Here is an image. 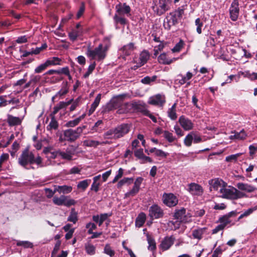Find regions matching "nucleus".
I'll return each mask as SVG.
<instances>
[{"label":"nucleus","mask_w":257,"mask_h":257,"mask_svg":"<svg viewBox=\"0 0 257 257\" xmlns=\"http://www.w3.org/2000/svg\"><path fill=\"white\" fill-rule=\"evenodd\" d=\"M166 102V98L165 95L163 94H157L150 97L148 100V103L154 105L162 106Z\"/></svg>","instance_id":"12"},{"label":"nucleus","mask_w":257,"mask_h":257,"mask_svg":"<svg viewBox=\"0 0 257 257\" xmlns=\"http://www.w3.org/2000/svg\"><path fill=\"white\" fill-rule=\"evenodd\" d=\"M104 253L112 257L114 255L115 251L113 250L109 244H105L104 248Z\"/></svg>","instance_id":"52"},{"label":"nucleus","mask_w":257,"mask_h":257,"mask_svg":"<svg viewBox=\"0 0 257 257\" xmlns=\"http://www.w3.org/2000/svg\"><path fill=\"white\" fill-rule=\"evenodd\" d=\"M163 201L165 205L171 207L178 204V199L173 193H164L163 196Z\"/></svg>","instance_id":"11"},{"label":"nucleus","mask_w":257,"mask_h":257,"mask_svg":"<svg viewBox=\"0 0 257 257\" xmlns=\"http://www.w3.org/2000/svg\"><path fill=\"white\" fill-rule=\"evenodd\" d=\"M86 228L88 229V233L91 234L93 233V230L96 229V225L92 222H89L86 224Z\"/></svg>","instance_id":"63"},{"label":"nucleus","mask_w":257,"mask_h":257,"mask_svg":"<svg viewBox=\"0 0 257 257\" xmlns=\"http://www.w3.org/2000/svg\"><path fill=\"white\" fill-rule=\"evenodd\" d=\"M90 182V179L84 180L78 182V183L77 185V187L78 189H80L83 191H84L88 187Z\"/></svg>","instance_id":"46"},{"label":"nucleus","mask_w":257,"mask_h":257,"mask_svg":"<svg viewBox=\"0 0 257 257\" xmlns=\"http://www.w3.org/2000/svg\"><path fill=\"white\" fill-rule=\"evenodd\" d=\"M107 143H108L107 141L100 142L92 140H86L83 142V146L89 147H96L98 145L106 144Z\"/></svg>","instance_id":"27"},{"label":"nucleus","mask_w":257,"mask_h":257,"mask_svg":"<svg viewBox=\"0 0 257 257\" xmlns=\"http://www.w3.org/2000/svg\"><path fill=\"white\" fill-rule=\"evenodd\" d=\"M101 178V175H98L96 176H95L93 178V183L91 185L90 189L92 191H94L95 192H97L98 191L99 189V186L101 185V183L100 182L99 180Z\"/></svg>","instance_id":"29"},{"label":"nucleus","mask_w":257,"mask_h":257,"mask_svg":"<svg viewBox=\"0 0 257 257\" xmlns=\"http://www.w3.org/2000/svg\"><path fill=\"white\" fill-rule=\"evenodd\" d=\"M73 155V153L70 150L67 149L65 151L58 150L51 153L49 157L52 158L53 159H55L60 157L62 159L70 161L72 160Z\"/></svg>","instance_id":"8"},{"label":"nucleus","mask_w":257,"mask_h":257,"mask_svg":"<svg viewBox=\"0 0 257 257\" xmlns=\"http://www.w3.org/2000/svg\"><path fill=\"white\" fill-rule=\"evenodd\" d=\"M113 19L116 24L120 23L122 25H124L126 22V20L124 18L118 15L117 14H115L114 16Z\"/></svg>","instance_id":"54"},{"label":"nucleus","mask_w":257,"mask_h":257,"mask_svg":"<svg viewBox=\"0 0 257 257\" xmlns=\"http://www.w3.org/2000/svg\"><path fill=\"white\" fill-rule=\"evenodd\" d=\"M176 103H174L168 110V116L172 120H175L177 117L176 110Z\"/></svg>","instance_id":"43"},{"label":"nucleus","mask_w":257,"mask_h":257,"mask_svg":"<svg viewBox=\"0 0 257 257\" xmlns=\"http://www.w3.org/2000/svg\"><path fill=\"white\" fill-rule=\"evenodd\" d=\"M226 185V183L221 179L215 178L212 179L211 182H210V191H216L219 193L220 189L222 188L224 186Z\"/></svg>","instance_id":"15"},{"label":"nucleus","mask_w":257,"mask_h":257,"mask_svg":"<svg viewBox=\"0 0 257 257\" xmlns=\"http://www.w3.org/2000/svg\"><path fill=\"white\" fill-rule=\"evenodd\" d=\"M152 9L154 13L161 16L170 9L168 0H154Z\"/></svg>","instance_id":"5"},{"label":"nucleus","mask_w":257,"mask_h":257,"mask_svg":"<svg viewBox=\"0 0 257 257\" xmlns=\"http://www.w3.org/2000/svg\"><path fill=\"white\" fill-rule=\"evenodd\" d=\"M220 197L223 198L227 199H237L238 198H243L245 196V194L236 188L231 187L224 186L222 188L220 189Z\"/></svg>","instance_id":"4"},{"label":"nucleus","mask_w":257,"mask_h":257,"mask_svg":"<svg viewBox=\"0 0 257 257\" xmlns=\"http://www.w3.org/2000/svg\"><path fill=\"white\" fill-rule=\"evenodd\" d=\"M86 126L83 125L78 127L76 130H73L69 129L66 130L64 133L65 139L68 141L73 142L77 139L80 134L82 133L83 130L85 129Z\"/></svg>","instance_id":"7"},{"label":"nucleus","mask_w":257,"mask_h":257,"mask_svg":"<svg viewBox=\"0 0 257 257\" xmlns=\"http://www.w3.org/2000/svg\"><path fill=\"white\" fill-rule=\"evenodd\" d=\"M50 148H45L43 150V153L46 155V157L48 159V160L45 162V164H43L44 166H49V165H54L56 164L55 161H52L51 160L53 159L52 158L49 157L50 156V153L53 152L51 151Z\"/></svg>","instance_id":"34"},{"label":"nucleus","mask_w":257,"mask_h":257,"mask_svg":"<svg viewBox=\"0 0 257 257\" xmlns=\"http://www.w3.org/2000/svg\"><path fill=\"white\" fill-rule=\"evenodd\" d=\"M242 154V153H237L227 156L225 158V161L228 162H236L238 158L240 157Z\"/></svg>","instance_id":"56"},{"label":"nucleus","mask_w":257,"mask_h":257,"mask_svg":"<svg viewBox=\"0 0 257 257\" xmlns=\"http://www.w3.org/2000/svg\"><path fill=\"white\" fill-rule=\"evenodd\" d=\"M101 99V94H98L94 102L92 103L91 107L89 110L88 115H90L96 109V107L98 106Z\"/></svg>","instance_id":"38"},{"label":"nucleus","mask_w":257,"mask_h":257,"mask_svg":"<svg viewBox=\"0 0 257 257\" xmlns=\"http://www.w3.org/2000/svg\"><path fill=\"white\" fill-rule=\"evenodd\" d=\"M110 215L111 214L108 213L101 214L100 215H93L92 217V219L95 222H98V219L101 220V221H102V222H104Z\"/></svg>","instance_id":"47"},{"label":"nucleus","mask_w":257,"mask_h":257,"mask_svg":"<svg viewBox=\"0 0 257 257\" xmlns=\"http://www.w3.org/2000/svg\"><path fill=\"white\" fill-rule=\"evenodd\" d=\"M236 187L238 189L247 192H252L255 190V188L253 186L243 183H238L236 185Z\"/></svg>","instance_id":"33"},{"label":"nucleus","mask_w":257,"mask_h":257,"mask_svg":"<svg viewBox=\"0 0 257 257\" xmlns=\"http://www.w3.org/2000/svg\"><path fill=\"white\" fill-rule=\"evenodd\" d=\"M246 137V134L243 130L241 131L239 133H236L233 135H231L229 137L230 139L232 140L234 139L238 140H244Z\"/></svg>","instance_id":"41"},{"label":"nucleus","mask_w":257,"mask_h":257,"mask_svg":"<svg viewBox=\"0 0 257 257\" xmlns=\"http://www.w3.org/2000/svg\"><path fill=\"white\" fill-rule=\"evenodd\" d=\"M82 33L81 30H73L69 33V37L72 41H75Z\"/></svg>","instance_id":"48"},{"label":"nucleus","mask_w":257,"mask_h":257,"mask_svg":"<svg viewBox=\"0 0 257 257\" xmlns=\"http://www.w3.org/2000/svg\"><path fill=\"white\" fill-rule=\"evenodd\" d=\"M17 246H22L24 248H32L33 243L29 241H17Z\"/></svg>","instance_id":"53"},{"label":"nucleus","mask_w":257,"mask_h":257,"mask_svg":"<svg viewBox=\"0 0 257 257\" xmlns=\"http://www.w3.org/2000/svg\"><path fill=\"white\" fill-rule=\"evenodd\" d=\"M116 139L123 137L129 132V126L126 124H121L113 129Z\"/></svg>","instance_id":"18"},{"label":"nucleus","mask_w":257,"mask_h":257,"mask_svg":"<svg viewBox=\"0 0 257 257\" xmlns=\"http://www.w3.org/2000/svg\"><path fill=\"white\" fill-rule=\"evenodd\" d=\"M116 14L119 16H126L129 17L131 16V9L130 7L126 3H119L115 6Z\"/></svg>","instance_id":"10"},{"label":"nucleus","mask_w":257,"mask_h":257,"mask_svg":"<svg viewBox=\"0 0 257 257\" xmlns=\"http://www.w3.org/2000/svg\"><path fill=\"white\" fill-rule=\"evenodd\" d=\"M67 107V104L65 103V101H60L56 106H54L53 111V114H56L59 110L61 109L66 108Z\"/></svg>","instance_id":"49"},{"label":"nucleus","mask_w":257,"mask_h":257,"mask_svg":"<svg viewBox=\"0 0 257 257\" xmlns=\"http://www.w3.org/2000/svg\"><path fill=\"white\" fill-rule=\"evenodd\" d=\"M147 240L149 244L148 249L151 251L155 250L156 249V244L155 240L151 237H148Z\"/></svg>","instance_id":"55"},{"label":"nucleus","mask_w":257,"mask_h":257,"mask_svg":"<svg viewBox=\"0 0 257 257\" xmlns=\"http://www.w3.org/2000/svg\"><path fill=\"white\" fill-rule=\"evenodd\" d=\"M171 16H173V20H174L175 22L177 24L178 21L180 20L183 14H184V10L182 9L179 8L178 10L170 13Z\"/></svg>","instance_id":"31"},{"label":"nucleus","mask_w":257,"mask_h":257,"mask_svg":"<svg viewBox=\"0 0 257 257\" xmlns=\"http://www.w3.org/2000/svg\"><path fill=\"white\" fill-rule=\"evenodd\" d=\"M178 60V58H173L170 59L168 58L167 55L165 53L161 54L158 57V61L160 63L166 65H169L173 62Z\"/></svg>","instance_id":"23"},{"label":"nucleus","mask_w":257,"mask_h":257,"mask_svg":"<svg viewBox=\"0 0 257 257\" xmlns=\"http://www.w3.org/2000/svg\"><path fill=\"white\" fill-rule=\"evenodd\" d=\"M178 121L185 131H188L193 128L194 123L193 122L184 115H181L179 117Z\"/></svg>","instance_id":"17"},{"label":"nucleus","mask_w":257,"mask_h":257,"mask_svg":"<svg viewBox=\"0 0 257 257\" xmlns=\"http://www.w3.org/2000/svg\"><path fill=\"white\" fill-rule=\"evenodd\" d=\"M126 94H123L113 97L107 104L108 110L118 109V113H123L127 112L128 103L123 102Z\"/></svg>","instance_id":"3"},{"label":"nucleus","mask_w":257,"mask_h":257,"mask_svg":"<svg viewBox=\"0 0 257 257\" xmlns=\"http://www.w3.org/2000/svg\"><path fill=\"white\" fill-rule=\"evenodd\" d=\"M187 190L193 196H201L203 192L202 187L200 185L195 183L188 184Z\"/></svg>","instance_id":"16"},{"label":"nucleus","mask_w":257,"mask_h":257,"mask_svg":"<svg viewBox=\"0 0 257 257\" xmlns=\"http://www.w3.org/2000/svg\"><path fill=\"white\" fill-rule=\"evenodd\" d=\"M143 181V178L138 177L136 179V180L134 182V185L132 189H131L128 192H127L124 194V198H130L131 197H134L136 195H137L139 193V192L140 190V187Z\"/></svg>","instance_id":"9"},{"label":"nucleus","mask_w":257,"mask_h":257,"mask_svg":"<svg viewBox=\"0 0 257 257\" xmlns=\"http://www.w3.org/2000/svg\"><path fill=\"white\" fill-rule=\"evenodd\" d=\"M157 78L156 76H153V77L146 76L141 80V82L145 84H149L151 82H153L156 80Z\"/></svg>","instance_id":"59"},{"label":"nucleus","mask_w":257,"mask_h":257,"mask_svg":"<svg viewBox=\"0 0 257 257\" xmlns=\"http://www.w3.org/2000/svg\"><path fill=\"white\" fill-rule=\"evenodd\" d=\"M149 57H150V55H149V53L147 51H143L140 54V57H139V62L138 63V64L136 66H134V69H136V68L144 65L147 62Z\"/></svg>","instance_id":"22"},{"label":"nucleus","mask_w":257,"mask_h":257,"mask_svg":"<svg viewBox=\"0 0 257 257\" xmlns=\"http://www.w3.org/2000/svg\"><path fill=\"white\" fill-rule=\"evenodd\" d=\"M185 214H186V209L184 208H182L180 209L176 210L173 217L174 219H177L179 220L181 222L185 221Z\"/></svg>","instance_id":"25"},{"label":"nucleus","mask_w":257,"mask_h":257,"mask_svg":"<svg viewBox=\"0 0 257 257\" xmlns=\"http://www.w3.org/2000/svg\"><path fill=\"white\" fill-rule=\"evenodd\" d=\"M175 238L173 236L165 237L160 244V247L163 250H168L173 244Z\"/></svg>","instance_id":"19"},{"label":"nucleus","mask_w":257,"mask_h":257,"mask_svg":"<svg viewBox=\"0 0 257 257\" xmlns=\"http://www.w3.org/2000/svg\"><path fill=\"white\" fill-rule=\"evenodd\" d=\"M133 182V178H124L120 181H119L117 184V188H121L123 185L125 184H127L128 185L131 184Z\"/></svg>","instance_id":"51"},{"label":"nucleus","mask_w":257,"mask_h":257,"mask_svg":"<svg viewBox=\"0 0 257 257\" xmlns=\"http://www.w3.org/2000/svg\"><path fill=\"white\" fill-rule=\"evenodd\" d=\"M149 216L152 219H158L162 217L163 210L156 204L153 205L149 208Z\"/></svg>","instance_id":"13"},{"label":"nucleus","mask_w":257,"mask_h":257,"mask_svg":"<svg viewBox=\"0 0 257 257\" xmlns=\"http://www.w3.org/2000/svg\"><path fill=\"white\" fill-rule=\"evenodd\" d=\"M193 133H190L188 134L184 140V143L187 147H190L192 145V143L193 141Z\"/></svg>","instance_id":"50"},{"label":"nucleus","mask_w":257,"mask_h":257,"mask_svg":"<svg viewBox=\"0 0 257 257\" xmlns=\"http://www.w3.org/2000/svg\"><path fill=\"white\" fill-rule=\"evenodd\" d=\"M56 190L60 194H68L72 191V187L67 185L56 186Z\"/></svg>","instance_id":"35"},{"label":"nucleus","mask_w":257,"mask_h":257,"mask_svg":"<svg viewBox=\"0 0 257 257\" xmlns=\"http://www.w3.org/2000/svg\"><path fill=\"white\" fill-rule=\"evenodd\" d=\"M61 59L57 57H53L48 59L46 61L47 66L54 65H60L61 64Z\"/></svg>","instance_id":"37"},{"label":"nucleus","mask_w":257,"mask_h":257,"mask_svg":"<svg viewBox=\"0 0 257 257\" xmlns=\"http://www.w3.org/2000/svg\"><path fill=\"white\" fill-rule=\"evenodd\" d=\"M68 90L67 83L66 82L61 89L52 97V101L55 102L56 100L62 98L68 92Z\"/></svg>","instance_id":"20"},{"label":"nucleus","mask_w":257,"mask_h":257,"mask_svg":"<svg viewBox=\"0 0 257 257\" xmlns=\"http://www.w3.org/2000/svg\"><path fill=\"white\" fill-rule=\"evenodd\" d=\"M163 137L169 143H172L177 140L175 136L172 133L168 131L163 132Z\"/></svg>","instance_id":"45"},{"label":"nucleus","mask_w":257,"mask_h":257,"mask_svg":"<svg viewBox=\"0 0 257 257\" xmlns=\"http://www.w3.org/2000/svg\"><path fill=\"white\" fill-rule=\"evenodd\" d=\"M81 100V97H78L77 98L74 100L73 102L71 104V106L69 108L70 111H74L76 108L79 105V102Z\"/></svg>","instance_id":"60"},{"label":"nucleus","mask_w":257,"mask_h":257,"mask_svg":"<svg viewBox=\"0 0 257 257\" xmlns=\"http://www.w3.org/2000/svg\"><path fill=\"white\" fill-rule=\"evenodd\" d=\"M135 48L136 47H135L134 44L133 43H130L121 48L119 50V51L120 53L124 56H128L132 54Z\"/></svg>","instance_id":"21"},{"label":"nucleus","mask_w":257,"mask_h":257,"mask_svg":"<svg viewBox=\"0 0 257 257\" xmlns=\"http://www.w3.org/2000/svg\"><path fill=\"white\" fill-rule=\"evenodd\" d=\"M176 23L173 20V16L169 13L167 15L164 21V27L166 30H170L172 26L176 25Z\"/></svg>","instance_id":"24"},{"label":"nucleus","mask_w":257,"mask_h":257,"mask_svg":"<svg viewBox=\"0 0 257 257\" xmlns=\"http://www.w3.org/2000/svg\"><path fill=\"white\" fill-rule=\"evenodd\" d=\"M181 221L178 220L177 219H174L173 220H170L167 224L169 229L170 230H175L179 228L180 225Z\"/></svg>","instance_id":"40"},{"label":"nucleus","mask_w":257,"mask_h":257,"mask_svg":"<svg viewBox=\"0 0 257 257\" xmlns=\"http://www.w3.org/2000/svg\"><path fill=\"white\" fill-rule=\"evenodd\" d=\"M47 47V45L46 44H43L40 47H37L35 49H32V53L33 54H38L41 51L45 49Z\"/></svg>","instance_id":"64"},{"label":"nucleus","mask_w":257,"mask_h":257,"mask_svg":"<svg viewBox=\"0 0 257 257\" xmlns=\"http://www.w3.org/2000/svg\"><path fill=\"white\" fill-rule=\"evenodd\" d=\"M22 118L19 117L14 116L9 114L8 115V122L10 125H16L21 123Z\"/></svg>","instance_id":"36"},{"label":"nucleus","mask_w":257,"mask_h":257,"mask_svg":"<svg viewBox=\"0 0 257 257\" xmlns=\"http://www.w3.org/2000/svg\"><path fill=\"white\" fill-rule=\"evenodd\" d=\"M48 67L47 64L45 62L37 67L35 69V72L36 73H39L45 70Z\"/></svg>","instance_id":"61"},{"label":"nucleus","mask_w":257,"mask_h":257,"mask_svg":"<svg viewBox=\"0 0 257 257\" xmlns=\"http://www.w3.org/2000/svg\"><path fill=\"white\" fill-rule=\"evenodd\" d=\"M103 42V43L99 44L98 47L93 50L88 48L86 53L87 56L91 59L97 61L103 60L110 46V38H105Z\"/></svg>","instance_id":"1"},{"label":"nucleus","mask_w":257,"mask_h":257,"mask_svg":"<svg viewBox=\"0 0 257 257\" xmlns=\"http://www.w3.org/2000/svg\"><path fill=\"white\" fill-rule=\"evenodd\" d=\"M18 162L21 166L27 169H30V167H28L29 165L34 163L40 167L44 166L42 164V158L39 156L35 158L34 154L27 149L23 152L19 158Z\"/></svg>","instance_id":"2"},{"label":"nucleus","mask_w":257,"mask_h":257,"mask_svg":"<svg viewBox=\"0 0 257 257\" xmlns=\"http://www.w3.org/2000/svg\"><path fill=\"white\" fill-rule=\"evenodd\" d=\"M137 109L144 115L149 116L153 122H157V118L146 108L145 105H142L141 104H137Z\"/></svg>","instance_id":"26"},{"label":"nucleus","mask_w":257,"mask_h":257,"mask_svg":"<svg viewBox=\"0 0 257 257\" xmlns=\"http://www.w3.org/2000/svg\"><path fill=\"white\" fill-rule=\"evenodd\" d=\"M84 248L86 253L90 255H93L96 253V247L90 241H87L84 244Z\"/></svg>","instance_id":"28"},{"label":"nucleus","mask_w":257,"mask_h":257,"mask_svg":"<svg viewBox=\"0 0 257 257\" xmlns=\"http://www.w3.org/2000/svg\"><path fill=\"white\" fill-rule=\"evenodd\" d=\"M146 219V214L143 212L141 213L136 218V226L138 227H142L145 222Z\"/></svg>","instance_id":"39"},{"label":"nucleus","mask_w":257,"mask_h":257,"mask_svg":"<svg viewBox=\"0 0 257 257\" xmlns=\"http://www.w3.org/2000/svg\"><path fill=\"white\" fill-rule=\"evenodd\" d=\"M237 0H234L229 8L230 18L233 21H236L238 17L239 9Z\"/></svg>","instance_id":"14"},{"label":"nucleus","mask_w":257,"mask_h":257,"mask_svg":"<svg viewBox=\"0 0 257 257\" xmlns=\"http://www.w3.org/2000/svg\"><path fill=\"white\" fill-rule=\"evenodd\" d=\"M67 220L70 222H73L74 224L76 223L78 220L77 213L76 212L74 208L71 209L70 213L68 217Z\"/></svg>","instance_id":"44"},{"label":"nucleus","mask_w":257,"mask_h":257,"mask_svg":"<svg viewBox=\"0 0 257 257\" xmlns=\"http://www.w3.org/2000/svg\"><path fill=\"white\" fill-rule=\"evenodd\" d=\"M184 43L182 40H180L178 43H177L174 47L172 49L173 52H179L184 47Z\"/></svg>","instance_id":"58"},{"label":"nucleus","mask_w":257,"mask_h":257,"mask_svg":"<svg viewBox=\"0 0 257 257\" xmlns=\"http://www.w3.org/2000/svg\"><path fill=\"white\" fill-rule=\"evenodd\" d=\"M79 122H80L78 121V120L76 118L73 120H70V121H68L65 124V126L68 127H74V126H76L77 125H78L79 123Z\"/></svg>","instance_id":"62"},{"label":"nucleus","mask_w":257,"mask_h":257,"mask_svg":"<svg viewBox=\"0 0 257 257\" xmlns=\"http://www.w3.org/2000/svg\"><path fill=\"white\" fill-rule=\"evenodd\" d=\"M207 231L206 228H198L193 230L192 235L194 238L200 240Z\"/></svg>","instance_id":"30"},{"label":"nucleus","mask_w":257,"mask_h":257,"mask_svg":"<svg viewBox=\"0 0 257 257\" xmlns=\"http://www.w3.org/2000/svg\"><path fill=\"white\" fill-rule=\"evenodd\" d=\"M103 138L105 139H116L113 129H111L103 134Z\"/></svg>","instance_id":"57"},{"label":"nucleus","mask_w":257,"mask_h":257,"mask_svg":"<svg viewBox=\"0 0 257 257\" xmlns=\"http://www.w3.org/2000/svg\"><path fill=\"white\" fill-rule=\"evenodd\" d=\"M233 214H235V212L231 211L228 214H226L219 218V221L220 224L222 225L224 228L227 224L230 222L229 218L231 217Z\"/></svg>","instance_id":"32"},{"label":"nucleus","mask_w":257,"mask_h":257,"mask_svg":"<svg viewBox=\"0 0 257 257\" xmlns=\"http://www.w3.org/2000/svg\"><path fill=\"white\" fill-rule=\"evenodd\" d=\"M58 123L56 118H55L54 115L53 114L51 115V121L47 126L48 130H56L58 128Z\"/></svg>","instance_id":"42"},{"label":"nucleus","mask_w":257,"mask_h":257,"mask_svg":"<svg viewBox=\"0 0 257 257\" xmlns=\"http://www.w3.org/2000/svg\"><path fill=\"white\" fill-rule=\"evenodd\" d=\"M53 202L54 204L58 206H65L67 207L74 205L76 203V201L72 199L69 196L64 195L58 196H54L53 198Z\"/></svg>","instance_id":"6"}]
</instances>
